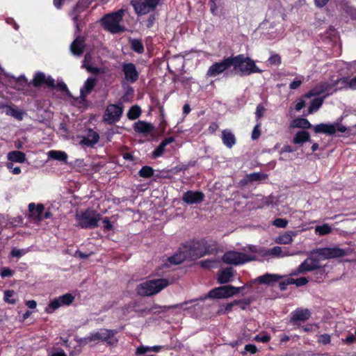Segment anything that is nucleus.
I'll use <instances>...</instances> for the list:
<instances>
[{"label": "nucleus", "mask_w": 356, "mask_h": 356, "mask_svg": "<svg viewBox=\"0 0 356 356\" xmlns=\"http://www.w3.org/2000/svg\"><path fill=\"white\" fill-rule=\"evenodd\" d=\"M337 90V88H334V86L333 83H327V82H323L316 87H314L313 89H312L310 91H309L305 95V97L306 98H311L314 96H318L320 95H324L323 97H317L312 100L309 109L308 113L309 114H312L316 111H317L321 106H322L324 99L332 94L334 92Z\"/></svg>", "instance_id": "obj_1"}, {"label": "nucleus", "mask_w": 356, "mask_h": 356, "mask_svg": "<svg viewBox=\"0 0 356 356\" xmlns=\"http://www.w3.org/2000/svg\"><path fill=\"white\" fill-rule=\"evenodd\" d=\"M169 284V280L165 278L149 280L140 283L136 290L140 296H151L157 294Z\"/></svg>", "instance_id": "obj_2"}, {"label": "nucleus", "mask_w": 356, "mask_h": 356, "mask_svg": "<svg viewBox=\"0 0 356 356\" xmlns=\"http://www.w3.org/2000/svg\"><path fill=\"white\" fill-rule=\"evenodd\" d=\"M232 66L236 72H238L241 75H250L253 73H260L262 72L255 64V62L250 58L245 57L244 55H238L236 56L231 57Z\"/></svg>", "instance_id": "obj_3"}, {"label": "nucleus", "mask_w": 356, "mask_h": 356, "mask_svg": "<svg viewBox=\"0 0 356 356\" xmlns=\"http://www.w3.org/2000/svg\"><path fill=\"white\" fill-rule=\"evenodd\" d=\"M75 220L77 226L83 229H91L98 226L101 215L92 209L80 210L76 211Z\"/></svg>", "instance_id": "obj_4"}, {"label": "nucleus", "mask_w": 356, "mask_h": 356, "mask_svg": "<svg viewBox=\"0 0 356 356\" xmlns=\"http://www.w3.org/2000/svg\"><path fill=\"white\" fill-rule=\"evenodd\" d=\"M124 15L123 10H119L115 13L105 15L102 22L105 29L113 33H117L124 30L120 24Z\"/></svg>", "instance_id": "obj_5"}, {"label": "nucleus", "mask_w": 356, "mask_h": 356, "mask_svg": "<svg viewBox=\"0 0 356 356\" xmlns=\"http://www.w3.org/2000/svg\"><path fill=\"white\" fill-rule=\"evenodd\" d=\"M186 252L189 259H196L209 254L211 252V247L206 240L201 239L193 241L186 248Z\"/></svg>", "instance_id": "obj_6"}, {"label": "nucleus", "mask_w": 356, "mask_h": 356, "mask_svg": "<svg viewBox=\"0 0 356 356\" xmlns=\"http://www.w3.org/2000/svg\"><path fill=\"white\" fill-rule=\"evenodd\" d=\"M160 0H131L136 13L138 15H146L154 10Z\"/></svg>", "instance_id": "obj_7"}, {"label": "nucleus", "mask_w": 356, "mask_h": 356, "mask_svg": "<svg viewBox=\"0 0 356 356\" xmlns=\"http://www.w3.org/2000/svg\"><path fill=\"white\" fill-rule=\"evenodd\" d=\"M245 286L235 287L231 285H225L216 288L209 291L208 296L211 298H229L241 292Z\"/></svg>", "instance_id": "obj_8"}, {"label": "nucleus", "mask_w": 356, "mask_h": 356, "mask_svg": "<svg viewBox=\"0 0 356 356\" xmlns=\"http://www.w3.org/2000/svg\"><path fill=\"white\" fill-rule=\"evenodd\" d=\"M224 263L232 265H241L254 259L251 256L236 251H228L222 258Z\"/></svg>", "instance_id": "obj_9"}, {"label": "nucleus", "mask_w": 356, "mask_h": 356, "mask_svg": "<svg viewBox=\"0 0 356 356\" xmlns=\"http://www.w3.org/2000/svg\"><path fill=\"white\" fill-rule=\"evenodd\" d=\"M312 127L316 134H325L328 135H334L337 131L344 133L347 130L346 127L339 122L332 124L321 123Z\"/></svg>", "instance_id": "obj_10"}, {"label": "nucleus", "mask_w": 356, "mask_h": 356, "mask_svg": "<svg viewBox=\"0 0 356 356\" xmlns=\"http://www.w3.org/2000/svg\"><path fill=\"white\" fill-rule=\"evenodd\" d=\"M123 113V106L121 104H109L104 115V120L108 124L118 122Z\"/></svg>", "instance_id": "obj_11"}, {"label": "nucleus", "mask_w": 356, "mask_h": 356, "mask_svg": "<svg viewBox=\"0 0 356 356\" xmlns=\"http://www.w3.org/2000/svg\"><path fill=\"white\" fill-rule=\"evenodd\" d=\"M74 297L70 293H65L58 298L50 300L45 312L48 314L53 313L55 310L63 306L70 305L74 300Z\"/></svg>", "instance_id": "obj_12"}, {"label": "nucleus", "mask_w": 356, "mask_h": 356, "mask_svg": "<svg viewBox=\"0 0 356 356\" xmlns=\"http://www.w3.org/2000/svg\"><path fill=\"white\" fill-rule=\"evenodd\" d=\"M231 66H232L231 57H228L220 62L215 63L211 65L207 71V74L209 76L216 77L225 72L226 70L229 69Z\"/></svg>", "instance_id": "obj_13"}, {"label": "nucleus", "mask_w": 356, "mask_h": 356, "mask_svg": "<svg viewBox=\"0 0 356 356\" xmlns=\"http://www.w3.org/2000/svg\"><path fill=\"white\" fill-rule=\"evenodd\" d=\"M320 268L318 259L309 257L302 262L298 268L292 273L293 275H297L308 271H313Z\"/></svg>", "instance_id": "obj_14"}, {"label": "nucleus", "mask_w": 356, "mask_h": 356, "mask_svg": "<svg viewBox=\"0 0 356 356\" xmlns=\"http://www.w3.org/2000/svg\"><path fill=\"white\" fill-rule=\"evenodd\" d=\"M95 82V79L92 77L88 78L86 81L83 88L80 90V96L75 99L77 104L85 105L86 97L94 88Z\"/></svg>", "instance_id": "obj_15"}, {"label": "nucleus", "mask_w": 356, "mask_h": 356, "mask_svg": "<svg viewBox=\"0 0 356 356\" xmlns=\"http://www.w3.org/2000/svg\"><path fill=\"white\" fill-rule=\"evenodd\" d=\"M88 6V3L87 1H79L77 3L70 14L77 31L79 30V26L81 20V13L83 12Z\"/></svg>", "instance_id": "obj_16"}, {"label": "nucleus", "mask_w": 356, "mask_h": 356, "mask_svg": "<svg viewBox=\"0 0 356 356\" xmlns=\"http://www.w3.org/2000/svg\"><path fill=\"white\" fill-rule=\"evenodd\" d=\"M204 195L200 191H188L184 193L182 200L188 204H198L203 201Z\"/></svg>", "instance_id": "obj_17"}, {"label": "nucleus", "mask_w": 356, "mask_h": 356, "mask_svg": "<svg viewBox=\"0 0 356 356\" xmlns=\"http://www.w3.org/2000/svg\"><path fill=\"white\" fill-rule=\"evenodd\" d=\"M122 71L127 81L134 83L138 79V72L133 63H124L122 65Z\"/></svg>", "instance_id": "obj_18"}, {"label": "nucleus", "mask_w": 356, "mask_h": 356, "mask_svg": "<svg viewBox=\"0 0 356 356\" xmlns=\"http://www.w3.org/2000/svg\"><path fill=\"white\" fill-rule=\"evenodd\" d=\"M105 330L106 329H100L96 332L90 333V334L88 337L83 339H81L79 340V343L81 345H86L92 343V342L95 341H103V338L105 334Z\"/></svg>", "instance_id": "obj_19"}, {"label": "nucleus", "mask_w": 356, "mask_h": 356, "mask_svg": "<svg viewBox=\"0 0 356 356\" xmlns=\"http://www.w3.org/2000/svg\"><path fill=\"white\" fill-rule=\"evenodd\" d=\"M33 82L34 86H39L42 84H44L50 87L55 86L54 79L50 76H47L42 72L36 73L33 78Z\"/></svg>", "instance_id": "obj_20"}, {"label": "nucleus", "mask_w": 356, "mask_h": 356, "mask_svg": "<svg viewBox=\"0 0 356 356\" xmlns=\"http://www.w3.org/2000/svg\"><path fill=\"white\" fill-rule=\"evenodd\" d=\"M266 254L273 255L277 257H284L295 255L296 253L290 252L286 248L275 246L271 249L268 250L266 252Z\"/></svg>", "instance_id": "obj_21"}, {"label": "nucleus", "mask_w": 356, "mask_h": 356, "mask_svg": "<svg viewBox=\"0 0 356 356\" xmlns=\"http://www.w3.org/2000/svg\"><path fill=\"white\" fill-rule=\"evenodd\" d=\"M310 316V312L307 309H297L291 314V320L293 322L305 321Z\"/></svg>", "instance_id": "obj_22"}, {"label": "nucleus", "mask_w": 356, "mask_h": 356, "mask_svg": "<svg viewBox=\"0 0 356 356\" xmlns=\"http://www.w3.org/2000/svg\"><path fill=\"white\" fill-rule=\"evenodd\" d=\"M99 137L97 132L89 130L87 136L83 137L80 141V144L86 145L87 147H92L94 145L97 143L99 141Z\"/></svg>", "instance_id": "obj_23"}, {"label": "nucleus", "mask_w": 356, "mask_h": 356, "mask_svg": "<svg viewBox=\"0 0 356 356\" xmlns=\"http://www.w3.org/2000/svg\"><path fill=\"white\" fill-rule=\"evenodd\" d=\"M134 130L138 134H147L154 131V126L149 122L138 121L134 124Z\"/></svg>", "instance_id": "obj_24"}, {"label": "nucleus", "mask_w": 356, "mask_h": 356, "mask_svg": "<svg viewBox=\"0 0 356 356\" xmlns=\"http://www.w3.org/2000/svg\"><path fill=\"white\" fill-rule=\"evenodd\" d=\"M335 86L336 84H341V86L339 87V89H351L356 90V76L348 79L347 78H342L337 79L335 83H332Z\"/></svg>", "instance_id": "obj_25"}, {"label": "nucleus", "mask_w": 356, "mask_h": 356, "mask_svg": "<svg viewBox=\"0 0 356 356\" xmlns=\"http://www.w3.org/2000/svg\"><path fill=\"white\" fill-rule=\"evenodd\" d=\"M297 235V232L288 231L275 238V241L278 244L287 245L293 241V238Z\"/></svg>", "instance_id": "obj_26"}, {"label": "nucleus", "mask_w": 356, "mask_h": 356, "mask_svg": "<svg viewBox=\"0 0 356 356\" xmlns=\"http://www.w3.org/2000/svg\"><path fill=\"white\" fill-rule=\"evenodd\" d=\"M222 140L223 144L228 148H232L236 143V138L233 133L227 129L222 131Z\"/></svg>", "instance_id": "obj_27"}, {"label": "nucleus", "mask_w": 356, "mask_h": 356, "mask_svg": "<svg viewBox=\"0 0 356 356\" xmlns=\"http://www.w3.org/2000/svg\"><path fill=\"white\" fill-rule=\"evenodd\" d=\"M7 158L11 163L15 162L22 163L26 161V154L22 152L14 150L8 153Z\"/></svg>", "instance_id": "obj_28"}, {"label": "nucleus", "mask_w": 356, "mask_h": 356, "mask_svg": "<svg viewBox=\"0 0 356 356\" xmlns=\"http://www.w3.org/2000/svg\"><path fill=\"white\" fill-rule=\"evenodd\" d=\"M2 108H3V113H5L6 115H10L19 120H22L23 119L24 113L22 111L8 105L3 106Z\"/></svg>", "instance_id": "obj_29"}, {"label": "nucleus", "mask_w": 356, "mask_h": 356, "mask_svg": "<svg viewBox=\"0 0 356 356\" xmlns=\"http://www.w3.org/2000/svg\"><path fill=\"white\" fill-rule=\"evenodd\" d=\"M233 276V268H226L219 271L218 275V282L220 284H225L230 281Z\"/></svg>", "instance_id": "obj_30"}, {"label": "nucleus", "mask_w": 356, "mask_h": 356, "mask_svg": "<svg viewBox=\"0 0 356 356\" xmlns=\"http://www.w3.org/2000/svg\"><path fill=\"white\" fill-rule=\"evenodd\" d=\"M84 41L83 38L77 37L71 44V51L74 55H80L83 51Z\"/></svg>", "instance_id": "obj_31"}, {"label": "nucleus", "mask_w": 356, "mask_h": 356, "mask_svg": "<svg viewBox=\"0 0 356 356\" xmlns=\"http://www.w3.org/2000/svg\"><path fill=\"white\" fill-rule=\"evenodd\" d=\"M282 277V276L278 275L277 274L266 273L264 275L258 277L256 279V281L261 284H268L272 282H277Z\"/></svg>", "instance_id": "obj_32"}, {"label": "nucleus", "mask_w": 356, "mask_h": 356, "mask_svg": "<svg viewBox=\"0 0 356 356\" xmlns=\"http://www.w3.org/2000/svg\"><path fill=\"white\" fill-rule=\"evenodd\" d=\"M290 127L302 128L304 129H307L312 127V125L307 119L302 118H298L296 119H294L290 123Z\"/></svg>", "instance_id": "obj_33"}, {"label": "nucleus", "mask_w": 356, "mask_h": 356, "mask_svg": "<svg viewBox=\"0 0 356 356\" xmlns=\"http://www.w3.org/2000/svg\"><path fill=\"white\" fill-rule=\"evenodd\" d=\"M47 156L49 159L67 162V154L63 151L50 150L47 152Z\"/></svg>", "instance_id": "obj_34"}, {"label": "nucleus", "mask_w": 356, "mask_h": 356, "mask_svg": "<svg viewBox=\"0 0 356 356\" xmlns=\"http://www.w3.org/2000/svg\"><path fill=\"white\" fill-rule=\"evenodd\" d=\"M116 331L112 330H105V334L103 338V342L106 343L110 346H115L117 344L118 339L115 337Z\"/></svg>", "instance_id": "obj_35"}, {"label": "nucleus", "mask_w": 356, "mask_h": 356, "mask_svg": "<svg viewBox=\"0 0 356 356\" xmlns=\"http://www.w3.org/2000/svg\"><path fill=\"white\" fill-rule=\"evenodd\" d=\"M175 139L174 138L172 137H169L165 140H163L161 144L155 149V150L153 152V156L154 157H159L161 156L164 151H165V147L172 143V142H174Z\"/></svg>", "instance_id": "obj_36"}, {"label": "nucleus", "mask_w": 356, "mask_h": 356, "mask_svg": "<svg viewBox=\"0 0 356 356\" xmlns=\"http://www.w3.org/2000/svg\"><path fill=\"white\" fill-rule=\"evenodd\" d=\"M311 254L315 255L316 259H318V261L320 260L329 259L328 248L314 249L311 252Z\"/></svg>", "instance_id": "obj_37"}, {"label": "nucleus", "mask_w": 356, "mask_h": 356, "mask_svg": "<svg viewBox=\"0 0 356 356\" xmlns=\"http://www.w3.org/2000/svg\"><path fill=\"white\" fill-rule=\"evenodd\" d=\"M329 252V259L341 257L347 254V252L345 250L341 249L337 246L328 248Z\"/></svg>", "instance_id": "obj_38"}, {"label": "nucleus", "mask_w": 356, "mask_h": 356, "mask_svg": "<svg viewBox=\"0 0 356 356\" xmlns=\"http://www.w3.org/2000/svg\"><path fill=\"white\" fill-rule=\"evenodd\" d=\"M309 140V134L305 131H300L296 133L293 138V143L295 144H302Z\"/></svg>", "instance_id": "obj_39"}, {"label": "nucleus", "mask_w": 356, "mask_h": 356, "mask_svg": "<svg viewBox=\"0 0 356 356\" xmlns=\"http://www.w3.org/2000/svg\"><path fill=\"white\" fill-rule=\"evenodd\" d=\"M92 56L91 54L88 53L85 55V58L83 63V67L86 68L88 72H92V73H97L99 72V70L97 67H92L90 65V63L91 62Z\"/></svg>", "instance_id": "obj_40"}, {"label": "nucleus", "mask_w": 356, "mask_h": 356, "mask_svg": "<svg viewBox=\"0 0 356 356\" xmlns=\"http://www.w3.org/2000/svg\"><path fill=\"white\" fill-rule=\"evenodd\" d=\"M332 232V227L327 223L322 225H318L315 227V233L319 236L327 235L330 234Z\"/></svg>", "instance_id": "obj_41"}, {"label": "nucleus", "mask_w": 356, "mask_h": 356, "mask_svg": "<svg viewBox=\"0 0 356 356\" xmlns=\"http://www.w3.org/2000/svg\"><path fill=\"white\" fill-rule=\"evenodd\" d=\"M186 257H188V254H182V253H179V254H176L173 255L171 257H169L168 260H169L170 264H179L181 262H183V261Z\"/></svg>", "instance_id": "obj_42"}, {"label": "nucleus", "mask_w": 356, "mask_h": 356, "mask_svg": "<svg viewBox=\"0 0 356 356\" xmlns=\"http://www.w3.org/2000/svg\"><path fill=\"white\" fill-rule=\"evenodd\" d=\"M140 115V108L137 106H132L127 113L128 118L130 120H135L138 118Z\"/></svg>", "instance_id": "obj_43"}, {"label": "nucleus", "mask_w": 356, "mask_h": 356, "mask_svg": "<svg viewBox=\"0 0 356 356\" xmlns=\"http://www.w3.org/2000/svg\"><path fill=\"white\" fill-rule=\"evenodd\" d=\"M154 174V170L149 166H143L139 171L140 177L144 178L151 177Z\"/></svg>", "instance_id": "obj_44"}, {"label": "nucleus", "mask_w": 356, "mask_h": 356, "mask_svg": "<svg viewBox=\"0 0 356 356\" xmlns=\"http://www.w3.org/2000/svg\"><path fill=\"white\" fill-rule=\"evenodd\" d=\"M303 76H297L289 85V88L291 90H296L298 88L304 81Z\"/></svg>", "instance_id": "obj_45"}, {"label": "nucleus", "mask_w": 356, "mask_h": 356, "mask_svg": "<svg viewBox=\"0 0 356 356\" xmlns=\"http://www.w3.org/2000/svg\"><path fill=\"white\" fill-rule=\"evenodd\" d=\"M29 252V249H18L13 248L10 252V255L13 257L20 258Z\"/></svg>", "instance_id": "obj_46"}, {"label": "nucleus", "mask_w": 356, "mask_h": 356, "mask_svg": "<svg viewBox=\"0 0 356 356\" xmlns=\"http://www.w3.org/2000/svg\"><path fill=\"white\" fill-rule=\"evenodd\" d=\"M15 292L13 291L8 290L4 292V300L10 304H14L16 301L14 298Z\"/></svg>", "instance_id": "obj_47"}, {"label": "nucleus", "mask_w": 356, "mask_h": 356, "mask_svg": "<svg viewBox=\"0 0 356 356\" xmlns=\"http://www.w3.org/2000/svg\"><path fill=\"white\" fill-rule=\"evenodd\" d=\"M44 209V207L42 204H38L32 216L36 218L38 220H42Z\"/></svg>", "instance_id": "obj_48"}, {"label": "nucleus", "mask_w": 356, "mask_h": 356, "mask_svg": "<svg viewBox=\"0 0 356 356\" xmlns=\"http://www.w3.org/2000/svg\"><path fill=\"white\" fill-rule=\"evenodd\" d=\"M131 47L137 53H142L144 50L143 44L138 40L131 41Z\"/></svg>", "instance_id": "obj_49"}, {"label": "nucleus", "mask_w": 356, "mask_h": 356, "mask_svg": "<svg viewBox=\"0 0 356 356\" xmlns=\"http://www.w3.org/2000/svg\"><path fill=\"white\" fill-rule=\"evenodd\" d=\"M266 177L267 176L266 175L259 172H254L248 175V178L250 181L261 180Z\"/></svg>", "instance_id": "obj_50"}, {"label": "nucleus", "mask_w": 356, "mask_h": 356, "mask_svg": "<svg viewBox=\"0 0 356 356\" xmlns=\"http://www.w3.org/2000/svg\"><path fill=\"white\" fill-rule=\"evenodd\" d=\"M152 351V346H140L136 349V355H144L147 352Z\"/></svg>", "instance_id": "obj_51"}, {"label": "nucleus", "mask_w": 356, "mask_h": 356, "mask_svg": "<svg viewBox=\"0 0 356 356\" xmlns=\"http://www.w3.org/2000/svg\"><path fill=\"white\" fill-rule=\"evenodd\" d=\"M270 65H278L281 63V57L278 54H273L268 58Z\"/></svg>", "instance_id": "obj_52"}, {"label": "nucleus", "mask_w": 356, "mask_h": 356, "mask_svg": "<svg viewBox=\"0 0 356 356\" xmlns=\"http://www.w3.org/2000/svg\"><path fill=\"white\" fill-rule=\"evenodd\" d=\"M260 123H257L253 130H252V140H257L259 138L260 135H261V131H260Z\"/></svg>", "instance_id": "obj_53"}, {"label": "nucleus", "mask_w": 356, "mask_h": 356, "mask_svg": "<svg viewBox=\"0 0 356 356\" xmlns=\"http://www.w3.org/2000/svg\"><path fill=\"white\" fill-rule=\"evenodd\" d=\"M273 224L277 227L284 228L286 227L288 221L283 218H277L273 221Z\"/></svg>", "instance_id": "obj_54"}, {"label": "nucleus", "mask_w": 356, "mask_h": 356, "mask_svg": "<svg viewBox=\"0 0 356 356\" xmlns=\"http://www.w3.org/2000/svg\"><path fill=\"white\" fill-rule=\"evenodd\" d=\"M270 339V337L268 334H258L254 337V340L259 342L266 343L269 341Z\"/></svg>", "instance_id": "obj_55"}, {"label": "nucleus", "mask_w": 356, "mask_h": 356, "mask_svg": "<svg viewBox=\"0 0 356 356\" xmlns=\"http://www.w3.org/2000/svg\"><path fill=\"white\" fill-rule=\"evenodd\" d=\"M264 111H265V108L263 105L259 104L257 106L255 115H256V118H257V120L263 117Z\"/></svg>", "instance_id": "obj_56"}, {"label": "nucleus", "mask_w": 356, "mask_h": 356, "mask_svg": "<svg viewBox=\"0 0 356 356\" xmlns=\"http://www.w3.org/2000/svg\"><path fill=\"white\" fill-rule=\"evenodd\" d=\"M6 167L12 172L14 175H18L21 172V168L19 167H13V164L11 162H8L6 164Z\"/></svg>", "instance_id": "obj_57"}, {"label": "nucleus", "mask_w": 356, "mask_h": 356, "mask_svg": "<svg viewBox=\"0 0 356 356\" xmlns=\"http://www.w3.org/2000/svg\"><path fill=\"white\" fill-rule=\"evenodd\" d=\"M318 342L323 344H327L330 342V336L327 334H321L319 336Z\"/></svg>", "instance_id": "obj_58"}, {"label": "nucleus", "mask_w": 356, "mask_h": 356, "mask_svg": "<svg viewBox=\"0 0 356 356\" xmlns=\"http://www.w3.org/2000/svg\"><path fill=\"white\" fill-rule=\"evenodd\" d=\"M308 282H309V280H307V278H306V277H300V278L296 279L295 284L297 286H304V285L307 284L308 283Z\"/></svg>", "instance_id": "obj_59"}, {"label": "nucleus", "mask_w": 356, "mask_h": 356, "mask_svg": "<svg viewBox=\"0 0 356 356\" xmlns=\"http://www.w3.org/2000/svg\"><path fill=\"white\" fill-rule=\"evenodd\" d=\"M13 275V271L9 268H2L1 272V276L2 277H11Z\"/></svg>", "instance_id": "obj_60"}, {"label": "nucleus", "mask_w": 356, "mask_h": 356, "mask_svg": "<svg viewBox=\"0 0 356 356\" xmlns=\"http://www.w3.org/2000/svg\"><path fill=\"white\" fill-rule=\"evenodd\" d=\"M245 350L246 352H249L252 354H254L257 352V347L253 344H247L245 346Z\"/></svg>", "instance_id": "obj_61"}, {"label": "nucleus", "mask_w": 356, "mask_h": 356, "mask_svg": "<svg viewBox=\"0 0 356 356\" xmlns=\"http://www.w3.org/2000/svg\"><path fill=\"white\" fill-rule=\"evenodd\" d=\"M103 223L104 225V229L106 230H111L113 227L112 224L109 221L108 218H104L103 219Z\"/></svg>", "instance_id": "obj_62"}, {"label": "nucleus", "mask_w": 356, "mask_h": 356, "mask_svg": "<svg viewBox=\"0 0 356 356\" xmlns=\"http://www.w3.org/2000/svg\"><path fill=\"white\" fill-rule=\"evenodd\" d=\"M305 106V102L304 100H300L298 102V103L296 104L295 108L297 111H300L302 108H304Z\"/></svg>", "instance_id": "obj_63"}, {"label": "nucleus", "mask_w": 356, "mask_h": 356, "mask_svg": "<svg viewBox=\"0 0 356 356\" xmlns=\"http://www.w3.org/2000/svg\"><path fill=\"white\" fill-rule=\"evenodd\" d=\"M26 305L30 309H35L37 306V303L35 300H31L26 302Z\"/></svg>", "instance_id": "obj_64"}]
</instances>
